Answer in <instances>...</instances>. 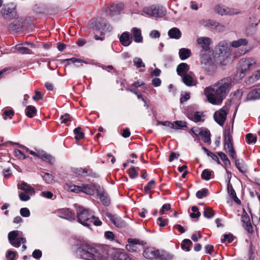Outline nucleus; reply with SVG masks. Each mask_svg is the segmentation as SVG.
Returning <instances> with one entry per match:
<instances>
[{
	"mask_svg": "<svg viewBox=\"0 0 260 260\" xmlns=\"http://www.w3.org/2000/svg\"><path fill=\"white\" fill-rule=\"evenodd\" d=\"M20 213L23 217H27L30 215V211L27 208H22L20 210Z\"/></svg>",
	"mask_w": 260,
	"mask_h": 260,
	"instance_id": "obj_58",
	"label": "nucleus"
},
{
	"mask_svg": "<svg viewBox=\"0 0 260 260\" xmlns=\"http://www.w3.org/2000/svg\"><path fill=\"white\" fill-rule=\"evenodd\" d=\"M76 254L86 260H107V257L99 253L95 248L86 244H82L77 248Z\"/></svg>",
	"mask_w": 260,
	"mask_h": 260,
	"instance_id": "obj_3",
	"label": "nucleus"
},
{
	"mask_svg": "<svg viewBox=\"0 0 260 260\" xmlns=\"http://www.w3.org/2000/svg\"><path fill=\"white\" fill-rule=\"evenodd\" d=\"M232 83L231 79L226 78L206 87L204 93L208 102L212 105H220L230 91Z\"/></svg>",
	"mask_w": 260,
	"mask_h": 260,
	"instance_id": "obj_1",
	"label": "nucleus"
},
{
	"mask_svg": "<svg viewBox=\"0 0 260 260\" xmlns=\"http://www.w3.org/2000/svg\"><path fill=\"white\" fill-rule=\"evenodd\" d=\"M243 226L248 233L252 232V227L250 222V218L247 215H244L242 217Z\"/></svg>",
	"mask_w": 260,
	"mask_h": 260,
	"instance_id": "obj_30",
	"label": "nucleus"
},
{
	"mask_svg": "<svg viewBox=\"0 0 260 260\" xmlns=\"http://www.w3.org/2000/svg\"><path fill=\"white\" fill-rule=\"evenodd\" d=\"M160 34L158 30H152L149 36L151 38H159L160 37Z\"/></svg>",
	"mask_w": 260,
	"mask_h": 260,
	"instance_id": "obj_61",
	"label": "nucleus"
},
{
	"mask_svg": "<svg viewBox=\"0 0 260 260\" xmlns=\"http://www.w3.org/2000/svg\"><path fill=\"white\" fill-rule=\"evenodd\" d=\"M98 187H101L100 185L90 183L89 184H83L81 186V192H84L87 194L92 195L94 193L95 191L97 192Z\"/></svg>",
	"mask_w": 260,
	"mask_h": 260,
	"instance_id": "obj_19",
	"label": "nucleus"
},
{
	"mask_svg": "<svg viewBox=\"0 0 260 260\" xmlns=\"http://www.w3.org/2000/svg\"><path fill=\"white\" fill-rule=\"evenodd\" d=\"M155 188V181L154 180H152L150 181L144 187V191L148 193L150 192L152 189Z\"/></svg>",
	"mask_w": 260,
	"mask_h": 260,
	"instance_id": "obj_45",
	"label": "nucleus"
},
{
	"mask_svg": "<svg viewBox=\"0 0 260 260\" xmlns=\"http://www.w3.org/2000/svg\"><path fill=\"white\" fill-rule=\"evenodd\" d=\"M203 215L205 217L210 218L213 216L214 212L211 208H207L205 209L203 212Z\"/></svg>",
	"mask_w": 260,
	"mask_h": 260,
	"instance_id": "obj_51",
	"label": "nucleus"
},
{
	"mask_svg": "<svg viewBox=\"0 0 260 260\" xmlns=\"http://www.w3.org/2000/svg\"><path fill=\"white\" fill-rule=\"evenodd\" d=\"M143 12L149 16L155 17H161L166 14V10L164 7L153 5L144 8Z\"/></svg>",
	"mask_w": 260,
	"mask_h": 260,
	"instance_id": "obj_8",
	"label": "nucleus"
},
{
	"mask_svg": "<svg viewBox=\"0 0 260 260\" xmlns=\"http://www.w3.org/2000/svg\"><path fill=\"white\" fill-rule=\"evenodd\" d=\"M255 63L256 61L252 58L242 59L239 62L240 76L244 77L245 74L249 71Z\"/></svg>",
	"mask_w": 260,
	"mask_h": 260,
	"instance_id": "obj_9",
	"label": "nucleus"
},
{
	"mask_svg": "<svg viewBox=\"0 0 260 260\" xmlns=\"http://www.w3.org/2000/svg\"><path fill=\"white\" fill-rule=\"evenodd\" d=\"M143 256L148 259L157 258L159 256V252L153 247H148L144 250Z\"/></svg>",
	"mask_w": 260,
	"mask_h": 260,
	"instance_id": "obj_20",
	"label": "nucleus"
},
{
	"mask_svg": "<svg viewBox=\"0 0 260 260\" xmlns=\"http://www.w3.org/2000/svg\"><path fill=\"white\" fill-rule=\"evenodd\" d=\"M128 173L129 177L132 179H135L138 176V173L134 167L131 168L128 170Z\"/></svg>",
	"mask_w": 260,
	"mask_h": 260,
	"instance_id": "obj_52",
	"label": "nucleus"
},
{
	"mask_svg": "<svg viewBox=\"0 0 260 260\" xmlns=\"http://www.w3.org/2000/svg\"><path fill=\"white\" fill-rule=\"evenodd\" d=\"M200 24L203 26L214 29L217 27L218 22L210 19H203L200 21Z\"/></svg>",
	"mask_w": 260,
	"mask_h": 260,
	"instance_id": "obj_32",
	"label": "nucleus"
},
{
	"mask_svg": "<svg viewBox=\"0 0 260 260\" xmlns=\"http://www.w3.org/2000/svg\"><path fill=\"white\" fill-rule=\"evenodd\" d=\"M191 50L188 48H183L179 50V56L181 60H185L191 55Z\"/></svg>",
	"mask_w": 260,
	"mask_h": 260,
	"instance_id": "obj_35",
	"label": "nucleus"
},
{
	"mask_svg": "<svg viewBox=\"0 0 260 260\" xmlns=\"http://www.w3.org/2000/svg\"><path fill=\"white\" fill-rule=\"evenodd\" d=\"M168 35L170 38L179 40L182 36V33L180 30L176 27H172L169 30Z\"/></svg>",
	"mask_w": 260,
	"mask_h": 260,
	"instance_id": "obj_26",
	"label": "nucleus"
},
{
	"mask_svg": "<svg viewBox=\"0 0 260 260\" xmlns=\"http://www.w3.org/2000/svg\"><path fill=\"white\" fill-rule=\"evenodd\" d=\"M201 64L204 66L206 69H209L210 66L213 64V61L210 57V55L209 53H202V56L201 57Z\"/></svg>",
	"mask_w": 260,
	"mask_h": 260,
	"instance_id": "obj_22",
	"label": "nucleus"
},
{
	"mask_svg": "<svg viewBox=\"0 0 260 260\" xmlns=\"http://www.w3.org/2000/svg\"><path fill=\"white\" fill-rule=\"evenodd\" d=\"M41 196L47 199H51L53 197V193L49 191H43L41 192Z\"/></svg>",
	"mask_w": 260,
	"mask_h": 260,
	"instance_id": "obj_62",
	"label": "nucleus"
},
{
	"mask_svg": "<svg viewBox=\"0 0 260 260\" xmlns=\"http://www.w3.org/2000/svg\"><path fill=\"white\" fill-rule=\"evenodd\" d=\"M197 42L205 51H208L209 49V45L210 43L209 38L207 37L199 38L197 39Z\"/></svg>",
	"mask_w": 260,
	"mask_h": 260,
	"instance_id": "obj_28",
	"label": "nucleus"
},
{
	"mask_svg": "<svg viewBox=\"0 0 260 260\" xmlns=\"http://www.w3.org/2000/svg\"><path fill=\"white\" fill-rule=\"evenodd\" d=\"M260 99V89L251 90L247 96V100H255Z\"/></svg>",
	"mask_w": 260,
	"mask_h": 260,
	"instance_id": "obj_34",
	"label": "nucleus"
},
{
	"mask_svg": "<svg viewBox=\"0 0 260 260\" xmlns=\"http://www.w3.org/2000/svg\"><path fill=\"white\" fill-rule=\"evenodd\" d=\"M215 11L217 13L221 15H234L239 13L237 10L220 5H217L215 7Z\"/></svg>",
	"mask_w": 260,
	"mask_h": 260,
	"instance_id": "obj_14",
	"label": "nucleus"
},
{
	"mask_svg": "<svg viewBox=\"0 0 260 260\" xmlns=\"http://www.w3.org/2000/svg\"><path fill=\"white\" fill-rule=\"evenodd\" d=\"M192 133L196 135V136H198L199 135L201 138L204 141L205 143H210L211 139H210V133L209 131H208L207 129H192Z\"/></svg>",
	"mask_w": 260,
	"mask_h": 260,
	"instance_id": "obj_16",
	"label": "nucleus"
},
{
	"mask_svg": "<svg viewBox=\"0 0 260 260\" xmlns=\"http://www.w3.org/2000/svg\"><path fill=\"white\" fill-rule=\"evenodd\" d=\"M112 260H132L130 256L125 252L117 251L116 252Z\"/></svg>",
	"mask_w": 260,
	"mask_h": 260,
	"instance_id": "obj_33",
	"label": "nucleus"
},
{
	"mask_svg": "<svg viewBox=\"0 0 260 260\" xmlns=\"http://www.w3.org/2000/svg\"><path fill=\"white\" fill-rule=\"evenodd\" d=\"M97 196L105 206H107L110 204V200L102 187H98Z\"/></svg>",
	"mask_w": 260,
	"mask_h": 260,
	"instance_id": "obj_18",
	"label": "nucleus"
},
{
	"mask_svg": "<svg viewBox=\"0 0 260 260\" xmlns=\"http://www.w3.org/2000/svg\"><path fill=\"white\" fill-rule=\"evenodd\" d=\"M119 40L121 44L124 46H129L132 42L128 32H124L122 33L120 36Z\"/></svg>",
	"mask_w": 260,
	"mask_h": 260,
	"instance_id": "obj_27",
	"label": "nucleus"
},
{
	"mask_svg": "<svg viewBox=\"0 0 260 260\" xmlns=\"http://www.w3.org/2000/svg\"><path fill=\"white\" fill-rule=\"evenodd\" d=\"M156 125L157 126L162 125V126H167V127H170V128H173V129H175L176 128L175 126L174 123H172L168 121H158L156 124Z\"/></svg>",
	"mask_w": 260,
	"mask_h": 260,
	"instance_id": "obj_44",
	"label": "nucleus"
},
{
	"mask_svg": "<svg viewBox=\"0 0 260 260\" xmlns=\"http://www.w3.org/2000/svg\"><path fill=\"white\" fill-rule=\"evenodd\" d=\"M235 160V162L236 164V166L238 169L241 172H245V169L243 165V161L242 160L240 159H237V157L235 159H234Z\"/></svg>",
	"mask_w": 260,
	"mask_h": 260,
	"instance_id": "obj_48",
	"label": "nucleus"
},
{
	"mask_svg": "<svg viewBox=\"0 0 260 260\" xmlns=\"http://www.w3.org/2000/svg\"><path fill=\"white\" fill-rule=\"evenodd\" d=\"M211 174L212 171H210L208 169H205L202 172L201 175L202 178L203 179L208 181L211 178Z\"/></svg>",
	"mask_w": 260,
	"mask_h": 260,
	"instance_id": "obj_47",
	"label": "nucleus"
},
{
	"mask_svg": "<svg viewBox=\"0 0 260 260\" xmlns=\"http://www.w3.org/2000/svg\"><path fill=\"white\" fill-rule=\"evenodd\" d=\"M248 44V41L245 38H241L229 43L226 41L220 42L214 56L215 61L221 65L225 66L229 63L233 48L245 47Z\"/></svg>",
	"mask_w": 260,
	"mask_h": 260,
	"instance_id": "obj_2",
	"label": "nucleus"
},
{
	"mask_svg": "<svg viewBox=\"0 0 260 260\" xmlns=\"http://www.w3.org/2000/svg\"><path fill=\"white\" fill-rule=\"evenodd\" d=\"M133 62L134 66L136 67L137 69H140L141 68H144L145 67V64L142 61V60L141 58L139 57H135L134 58Z\"/></svg>",
	"mask_w": 260,
	"mask_h": 260,
	"instance_id": "obj_43",
	"label": "nucleus"
},
{
	"mask_svg": "<svg viewBox=\"0 0 260 260\" xmlns=\"http://www.w3.org/2000/svg\"><path fill=\"white\" fill-rule=\"evenodd\" d=\"M21 233L19 231H13L10 232L8 234V239L10 244L15 247H19L21 244H23L22 246V250L24 251L26 249L27 247L24 244L26 241L25 238L19 237L20 234Z\"/></svg>",
	"mask_w": 260,
	"mask_h": 260,
	"instance_id": "obj_6",
	"label": "nucleus"
},
{
	"mask_svg": "<svg viewBox=\"0 0 260 260\" xmlns=\"http://www.w3.org/2000/svg\"><path fill=\"white\" fill-rule=\"evenodd\" d=\"M32 255L34 258L36 259H39L41 257L42 253L41 250L39 249H36L33 251Z\"/></svg>",
	"mask_w": 260,
	"mask_h": 260,
	"instance_id": "obj_60",
	"label": "nucleus"
},
{
	"mask_svg": "<svg viewBox=\"0 0 260 260\" xmlns=\"http://www.w3.org/2000/svg\"><path fill=\"white\" fill-rule=\"evenodd\" d=\"M124 6L122 3L116 4L108 8L106 11L107 15L111 17L119 15L120 12L123 9Z\"/></svg>",
	"mask_w": 260,
	"mask_h": 260,
	"instance_id": "obj_13",
	"label": "nucleus"
},
{
	"mask_svg": "<svg viewBox=\"0 0 260 260\" xmlns=\"http://www.w3.org/2000/svg\"><path fill=\"white\" fill-rule=\"evenodd\" d=\"M168 222V220L167 219H163L161 217H159L157 219V223L160 227L166 226Z\"/></svg>",
	"mask_w": 260,
	"mask_h": 260,
	"instance_id": "obj_59",
	"label": "nucleus"
},
{
	"mask_svg": "<svg viewBox=\"0 0 260 260\" xmlns=\"http://www.w3.org/2000/svg\"><path fill=\"white\" fill-rule=\"evenodd\" d=\"M6 256L8 260H16L18 257V254L16 251L8 250Z\"/></svg>",
	"mask_w": 260,
	"mask_h": 260,
	"instance_id": "obj_39",
	"label": "nucleus"
},
{
	"mask_svg": "<svg viewBox=\"0 0 260 260\" xmlns=\"http://www.w3.org/2000/svg\"><path fill=\"white\" fill-rule=\"evenodd\" d=\"M16 49L21 53L23 54H29L30 53V50L28 48L26 47L21 46V45L16 46Z\"/></svg>",
	"mask_w": 260,
	"mask_h": 260,
	"instance_id": "obj_49",
	"label": "nucleus"
},
{
	"mask_svg": "<svg viewBox=\"0 0 260 260\" xmlns=\"http://www.w3.org/2000/svg\"><path fill=\"white\" fill-rule=\"evenodd\" d=\"M192 244V242L189 239H184L181 244V248L183 250H185L187 251L190 250V246Z\"/></svg>",
	"mask_w": 260,
	"mask_h": 260,
	"instance_id": "obj_41",
	"label": "nucleus"
},
{
	"mask_svg": "<svg viewBox=\"0 0 260 260\" xmlns=\"http://www.w3.org/2000/svg\"><path fill=\"white\" fill-rule=\"evenodd\" d=\"M36 113V109L34 106H28L26 109V114L29 117H32Z\"/></svg>",
	"mask_w": 260,
	"mask_h": 260,
	"instance_id": "obj_40",
	"label": "nucleus"
},
{
	"mask_svg": "<svg viewBox=\"0 0 260 260\" xmlns=\"http://www.w3.org/2000/svg\"><path fill=\"white\" fill-rule=\"evenodd\" d=\"M2 13L4 17L7 19H11L16 16V7L12 6V7H5L2 9Z\"/></svg>",
	"mask_w": 260,
	"mask_h": 260,
	"instance_id": "obj_17",
	"label": "nucleus"
},
{
	"mask_svg": "<svg viewBox=\"0 0 260 260\" xmlns=\"http://www.w3.org/2000/svg\"><path fill=\"white\" fill-rule=\"evenodd\" d=\"M246 139L247 143L253 144L256 141V137L251 133H249L246 135Z\"/></svg>",
	"mask_w": 260,
	"mask_h": 260,
	"instance_id": "obj_46",
	"label": "nucleus"
},
{
	"mask_svg": "<svg viewBox=\"0 0 260 260\" xmlns=\"http://www.w3.org/2000/svg\"><path fill=\"white\" fill-rule=\"evenodd\" d=\"M217 154L221 159L224 161L225 165L227 166L230 165V161L225 153L222 152H218Z\"/></svg>",
	"mask_w": 260,
	"mask_h": 260,
	"instance_id": "obj_50",
	"label": "nucleus"
},
{
	"mask_svg": "<svg viewBox=\"0 0 260 260\" xmlns=\"http://www.w3.org/2000/svg\"><path fill=\"white\" fill-rule=\"evenodd\" d=\"M232 132L230 126L225 127L224 134V149L232 159H235L237 155L232 143Z\"/></svg>",
	"mask_w": 260,
	"mask_h": 260,
	"instance_id": "obj_5",
	"label": "nucleus"
},
{
	"mask_svg": "<svg viewBox=\"0 0 260 260\" xmlns=\"http://www.w3.org/2000/svg\"><path fill=\"white\" fill-rule=\"evenodd\" d=\"M208 190L206 188H203L199 190L196 193V196L198 199H202L207 196Z\"/></svg>",
	"mask_w": 260,
	"mask_h": 260,
	"instance_id": "obj_53",
	"label": "nucleus"
},
{
	"mask_svg": "<svg viewBox=\"0 0 260 260\" xmlns=\"http://www.w3.org/2000/svg\"><path fill=\"white\" fill-rule=\"evenodd\" d=\"M75 207L76 208L78 221L82 225L89 227L91 223H93L96 226L102 224V221L89 213L87 209L77 205H75Z\"/></svg>",
	"mask_w": 260,
	"mask_h": 260,
	"instance_id": "obj_4",
	"label": "nucleus"
},
{
	"mask_svg": "<svg viewBox=\"0 0 260 260\" xmlns=\"http://www.w3.org/2000/svg\"><path fill=\"white\" fill-rule=\"evenodd\" d=\"M56 214L59 217L73 221L75 219V213L69 208L60 209L55 211Z\"/></svg>",
	"mask_w": 260,
	"mask_h": 260,
	"instance_id": "obj_11",
	"label": "nucleus"
},
{
	"mask_svg": "<svg viewBox=\"0 0 260 260\" xmlns=\"http://www.w3.org/2000/svg\"><path fill=\"white\" fill-rule=\"evenodd\" d=\"M19 199L22 201H27L30 199L29 196L23 192H21L19 194Z\"/></svg>",
	"mask_w": 260,
	"mask_h": 260,
	"instance_id": "obj_63",
	"label": "nucleus"
},
{
	"mask_svg": "<svg viewBox=\"0 0 260 260\" xmlns=\"http://www.w3.org/2000/svg\"><path fill=\"white\" fill-rule=\"evenodd\" d=\"M132 36L133 37L134 41L136 43H142L143 37L142 36L141 30L137 27H134L131 30Z\"/></svg>",
	"mask_w": 260,
	"mask_h": 260,
	"instance_id": "obj_24",
	"label": "nucleus"
},
{
	"mask_svg": "<svg viewBox=\"0 0 260 260\" xmlns=\"http://www.w3.org/2000/svg\"><path fill=\"white\" fill-rule=\"evenodd\" d=\"M19 146L25 150L26 152H29V153L31 155L41 158L43 161L49 162L50 164H53L55 161V159L53 157L47 154L43 150L37 149H35L34 151L30 150L28 148L24 146L19 145Z\"/></svg>",
	"mask_w": 260,
	"mask_h": 260,
	"instance_id": "obj_7",
	"label": "nucleus"
},
{
	"mask_svg": "<svg viewBox=\"0 0 260 260\" xmlns=\"http://www.w3.org/2000/svg\"><path fill=\"white\" fill-rule=\"evenodd\" d=\"M189 66L187 63L184 62L181 63L177 67V74L181 77L189 73Z\"/></svg>",
	"mask_w": 260,
	"mask_h": 260,
	"instance_id": "obj_25",
	"label": "nucleus"
},
{
	"mask_svg": "<svg viewBox=\"0 0 260 260\" xmlns=\"http://www.w3.org/2000/svg\"><path fill=\"white\" fill-rule=\"evenodd\" d=\"M260 78V70L255 72L252 76L249 77L246 81L248 84L253 83Z\"/></svg>",
	"mask_w": 260,
	"mask_h": 260,
	"instance_id": "obj_37",
	"label": "nucleus"
},
{
	"mask_svg": "<svg viewBox=\"0 0 260 260\" xmlns=\"http://www.w3.org/2000/svg\"><path fill=\"white\" fill-rule=\"evenodd\" d=\"M234 237L232 234H226L224 235L223 238L221 239L222 242L227 241L228 243H231L233 241Z\"/></svg>",
	"mask_w": 260,
	"mask_h": 260,
	"instance_id": "obj_57",
	"label": "nucleus"
},
{
	"mask_svg": "<svg viewBox=\"0 0 260 260\" xmlns=\"http://www.w3.org/2000/svg\"><path fill=\"white\" fill-rule=\"evenodd\" d=\"M14 155L19 159H25L26 158L25 154L20 150L15 149L14 150Z\"/></svg>",
	"mask_w": 260,
	"mask_h": 260,
	"instance_id": "obj_55",
	"label": "nucleus"
},
{
	"mask_svg": "<svg viewBox=\"0 0 260 260\" xmlns=\"http://www.w3.org/2000/svg\"><path fill=\"white\" fill-rule=\"evenodd\" d=\"M74 132L75 135V138L76 140H80L84 137V133L81 131L80 127L76 128L74 131Z\"/></svg>",
	"mask_w": 260,
	"mask_h": 260,
	"instance_id": "obj_42",
	"label": "nucleus"
},
{
	"mask_svg": "<svg viewBox=\"0 0 260 260\" xmlns=\"http://www.w3.org/2000/svg\"><path fill=\"white\" fill-rule=\"evenodd\" d=\"M106 21L102 18L94 19L89 22V27L93 31H99L103 35V30L106 26Z\"/></svg>",
	"mask_w": 260,
	"mask_h": 260,
	"instance_id": "obj_10",
	"label": "nucleus"
},
{
	"mask_svg": "<svg viewBox=\"0 0 260 260\" xmlns=\"http://www.w3.org/2000/svg\"><path fill=\"white\" fill-rule=\"evenodd\" d=\"M112 222L117 227L122 228L126 225L125 222L119 217L112 214L108 215Z\"/></svg>",
	"mask_w": 260,
	"mask_h": 260,
	"instance_id": "obj_23",
	"label": "nucleus"
},
{
	"mask_svg": "<svg viewBox=\"0 0 260 260\" xmlns=\"http://www.w3.org/2000/svg\"><path fill=\"white\" fill-rule=\"evenodd\" d=\"M43 178L47 183H51L53 182V178L52 176L48 173H46L43 176Z\"/></svg>",
	"mask_w": 260,
	"mask_h": 260,
	"instance_id": "obj_54",
	"label": "nucleus"
},
{
	"mask_svg": "<svg viewBox=\"0 0 260 260\" xmlns=\"http://www.w3.org/2000/svg\"><path fill=\"white\" fill-rule=\"evenodd\" d=\"M181 78L182 82L188 86L195 85L197 83L196 81L192 77V73L191 72L181 76Z\"/></svg>",
	"mask_w": 260,
	"mask_h": 260,
	"instance_id": "obj_21",
	"label": "nucleus"
},
{
	"mask_svg": "<svg viewBox=\"0 0 260 260\" xmlns=\"http://www.w3.org/2000/svg\"><path fill=\"white\" fill-rule=\"evenodd\" d=\"M190 98L189 92H184L181 94V97L180 98L181 103H183L188 100Z\"/></svg>",
	"mask_w": 260,
	"mask_h": 260,
	"instance_id": "obj_64",
	"label": "nucleus"
},
{
	"mask_svg": "<svg viewBox=\"0 0 260 260\" xmlns=\"http://www.w3.org/2000/svg\"><path fill=\"white\" fill-rule=\"evenodd\" d=\"M188 118L194 122H198L203 121L204 120L203 113L201 112H196L194 113L188 114Z\"/></svg>",
	"mask_w": 260,
	"mask_h": 260,
	"instance_id": "obj_31",
	"label": "nucleus"
},
{
	"mask_svg": "<svg viewBox=\"0 0 260 260\" xmlns=\"http://www.w3.org/2000/svg\"><path fill=\"white\" fill-rule=\"evenodd\" d=\"M128 244L125 246V248L127 251L131 252H133L137 250H139V248L140 246H143L144 242L141 241L138 239L129 238L127 240Z\"/></svg>",
	"mask_w": 260,
	"mask_h": 260,
	"instance_id": "obj_12",
	"label": "nucleus"
},
{
	"mask_svg": "<svg viewBox=\"0 0 260 260\" xmlns=\"http://www.w3.org/2000/svg\"><path fill=\"white\" fill-rule=\"evenodd\" d=\"M227 112L225 109H221L216 111L214 115L215 121L220 125H223L226 119Z\"/></svg>",
	"mask_w": 260,
	"mask_h": 260,
	"instance_id": "obj_15",
	"label": "nucleus"
},
{
	"mask_svg": "<svg viewBox=\"0 0 260 260\" xmlns=\"http://www.w3.org/2000/svg\"><path fill=\"white\" fill-rule=\"evenodd\" d=\"M73 119V118L68 114H65L60 117L61 122L63 123H66L68 121H71Z\"/></svg>",
	"mask_w": 260,
	"mask_h": 260,
	"instance_id": "obj_56",
	"label": "nucleus"
},
{
	"mask_svg": "<svg viewBox=\"0 0 260 260\" xmlns=\"http://www.w3.org/2000/svg\"><path fill=\"white\" fill-rule=\"evenodd\" d=\"M18 188L21 189L25 191L26 193L30 194H34L35 192V189L30 185L24 182H22L20 184H18Z\"/></svg>",
	"mask_w": 260,
	"mask_h": 260,
	"instance_id": "obj_29",
	"label": "nucleus"
},
{
	"mask_svg": "<svg viewBox=\"0 0 260 260\" xmlns=\"http://www.w3.org/2000/svg\"><path fill=\"white\" fill-rule=\"evenodd\" d=\"M228 177L229 179L227 185L228 191L230 196L232 198H233L234 197H236V193L235 190L233 188L232 184H230L231 175L228 174Z\"/></svg>",
	"mask_w": 260,
	"mask_h": 260,
	"instance_id": "obj_38",
	"label": "nucleus"
},
{
	"mask_svg": "<svg viewBox=\"0 0 260 260\" xmlns=\"http://www.w3.org/2000/svg\"><path fill=\"white\" fill-rule=\"evenodd\" d=\"M64 188L66 190L75 193H79L81 192V186L75 185L71 183H67L64 185Z\"/></svg>",
	"mask_w": 260,
	"mask_h": 260,
	"instance_id": "obj_36",
	"label": "nucleus"
}]
</instances>
